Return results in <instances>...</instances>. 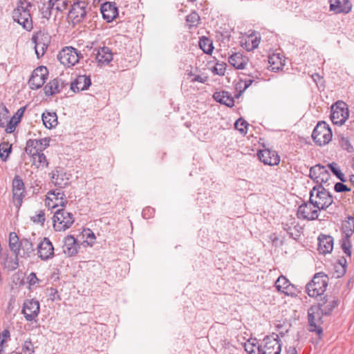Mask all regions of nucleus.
Masks as SVG:
<instances>
[{"label":"nucleus","mask_w":354,"mask_h":354,"mask_svg":"<svg viewBox=\"0 0 354 354\" xmlns=\"http://www.w3.org/2000/svg\"><path fill=\"white\" fill-rule=\"evenodd\" d=\"M34 0H18L17 6L12 12L13 19L22 27L30 31L32 29L31 9L34 8Z\"/></svg>","instance_id":"1"},{"label":"nucleus","mask_w":354,"mask_h":354,"mask_svg":"<svg viewBox=\"0 0 354 354\" xmlns=\"http://www.w3.org/2000/svg\"><path fill=\"white\" fill-rule=\"evenodd\" d=\"M310 202L320 210H324L332 205L333 200L329 192L322 186L318 185L310 191Z\"/></svg>","instance_id":"2"},{"label":"nucleus","mask_w":354,"mask_h":354,"mask_svg":"<svg viewBox=\"0 0 354 354\" xmlns=\"http://www.w3.org/2000/svg\"><path fill=\"white\" fill-rule=\"evenodd\" d=\"M328 284V278L324 273L319 272L315 274L313 279L307 283L306 290L310 297H317L322 295Z\"/></svg>","instance_id":"3"},{"label":"nucleus","mask_w":354,"mask_h":354,"mask_svg":"<svg viewBox=\"0 0 354 354\" xmlns=\"http://www.w3.org/2000/svg\"><path fill=\"white\" fill-rule=\"evenodd\" d=\"M324 312L321 304L312 306L308 310L309 329L315 332L319 337L322 335V317Z\"/></svg>","instance_id":"4"},{"label":"nucleus","mask_w":354,"mask_h":354,"mask_svg":"<svg viewBox=\"0 0 354 354\" xmlns=\"http://www.w3.org/2000/svg\"><path fill=\"white\" fill-rule=\"evenodd\" d=\"M312 138L317 145L324 146L328 144L333 138L329 125L323 121L318 122L313 131Z\"/></svg>","instance_id":"5"},{"label":"nucleus","mask_w":354,"mask_h":354,"mask_svg":"<svg viewBox=\"0 0 354 354\" xmlns=\"http://www.w3.org/2000/svg\"><path fill=\"white\" fill-rule=\"evenodd\" d=\"M348 116V108L344 102L339 100L331 106L330 119L334 124L342 125Z\"/></svg>","instance_id":"6"},{"label":"nucleus","mask_w":354,"mask_h":354,"mask_svg":"<svg viewBox=\"0 0 354 354\" xmlns=\"http://www.w3.org/2000/svg\"><path fill=\"white\" fill-rule=\"evenodd\" d=\"M74 223L72 213L66 212L64 209H57L53 216V227L56 231H65L71 227Z\"/></svg>","instance_id":"7"},{"label":"nucleus","mask_w":354,"mask_h":354,"mask_svg":"<svg viewBox=\"0 0 354 354\" xmlns=\"http://www.w3.org/2000/svg\"><path fill=\"white\" fill-rule=\"evenodd\" d=\"M274 288L279 293L291 298L297 297L299 294V289L283 275L276 280Z\"/></svg>","instance_id":"8"},{"label":"nucleus","mask_w":354,"mask_h":354,"mask_svg":"<svg viewBox=\"0 0 354 354\" xmlns=\"http://www.w3.org/2000/svg\"><path fill=\"white\" fill-rule=\"evenodd\" d=\"M80 57L81 53L77 50L71 46L64 48L57 55V59L64 66L70 67L77 64Z\"/></svg>","instance_id":"9"},{"label":"nucleus","mask_w":354,"mask_h":354,"mask_svg":"<svg viewBox=\"0 0 354 354\" xmlns=\"http://www.w3.org/2000/svg\"><path fill=\"white\" fill-rule=\"evenodd\" d=\"M281 351V345L277 335L272 334L263 339V344L261 346V354H280Z\"/></svg>","instance_id":"10"},{"label":"nucleus","mask_w":354,"mask_h":354,"mask_svg":"<svg viewBox=\"0 0 354 354\" xmlns=\"http://www.w3.org/2000/svg\"><path fill=\"white\" fill-rule=\"evenodd\" d=\"M40 311L39 302L34 299H26L23 304L21 314L26 321L32 322L37 317Z\"/></svg>","instance_id":"11"},{"label":"nucleus","mask_w":354,"mask_h":354,"mask_svg":"<svg viewBox=\"0 0 354 354\" xmlns=\"http://www.w3.org/2000/svg\"><path fill=\"white\" fill-rule=\"evenodd\" d=\"M88 9V3L86 1L75 2L69 11V17L73 19L74 23H80L86 19Z\"/></svg>","instance_id":"12"},{"label":"nucleus","mask_w":354,"mask_h":354,"mask_svg":"<svg viewBox=\"0 0 354 354\" xmlns=\"http://www.w3.org/2000/svg\"><path fill=\"white\" fill-rule=\"evenodd\" d=\"M48 74V68L46 66H39L35 68L30 77L29 84L32 89H38L45 83Z\"/></svg>","instance_id":"13"},{"label":"nucleus","mask_w":354,"mask_h":354,"mask_svg":"<svg viewBox=\"0 0 354 354\" xmlns=\"http://www.w3.org/2000/svg\"><path fill=\"white\" fill-rule=\"evenodd\" d=\"M309 176L314 182L322 186L328 181L330 174L326 167L317 165L310 168Z\"/></svg>","instance_id":"14"},{"label":"nucleus","mask_w":354,"mask_h":354,"mask_svg":"<svg viewBox=\"0 0 354 354\" xmlns=\"http://www.w3.org/2000/svg\"><path fill=\"white\" fill-rule=\"evenodd\" d=\"M320 211L316 205L310 202L309 203H304L299 207L297 216L302 219L313 221L318 218Z\"/></svg>","instance_id":"15"},{"label":"nucleus","mask_w":354,"mask_h":354,"mask_svg":"<svg viewBox=\"0 0 354 354\" xmlns=\"http://www.w3.org/2000/svg\"><path fill=\"white\" fill-rule=\"evenodd\" d=\"M37 250L38 257L42 261H48L54 257V247L48 238H43Z\"/></svg>","instance_id":"16"},{"label":"nucleus","mask_w":354,"mask_h":354,"mask_svg":"<svg viewBox=\"0 0 354 354\" xmlns=\"http://www.w3.org/2000/svg\"><path fill=\"white\" fill-rule=\"evenodd\" d=\"M48 195L46 205L48 207H50V202H53V200L55 201V203L52 205L53 208L58 206L65 207L68 203L64 193L62 191V188L59 187L58 189L50 190L48 192Z\"/></svg>","instance_id":"17"},{"label":"nucleus","mask_w":354,"mask_h":354,"mask_svg":"<svg viewBox=\"0 0 354 354\" xmlns=\"http://www.w3.org/2000/svg\"><path fill=\"white\" fill-rule=\"evenodd\" d=\"M329 10L333 14H348L352 10V3L349 0H329Z\"/></svg>","instance_id":"18"},{"label":"nucleus","mask_w":354,"mask_h":354,"mask_svg":"<svg viewBox=\"0 0 354 354\" xmlns=\"http://www.w3.org/2000/svg\"><path fill=\"white\" fill-rule=\"evenodd\" d=\"M259 160L270 166L278 165L280 162V156L275 151L269 149H263L258 152Z\"/></svg>","instance_id":"19"},{"label":"nucleus","mask_w":354,"mask_h":354,"mask_svg":"<svg viewBox=\"0 0 354 354\" xmlns=\"http://www.w3.org/2000/svg\"><path fill=\"white\" fill-rule=\"evenodd\" d=\"M12 194L14 200L17 201V205H21L25 196V185L21 178L15 175L12 180Z\"/></svg>","instance_id":"20"},{"label":"nucleus","mask_w":354,"mask_h":354,"mask_svg":"<svg viewBox=\"0 0 354 354\" xmlns=\"http://www.w3.org/2000/svg\"><path fill=\"white\" fill-rule=\"evenodd\" d=\"M79 248L80 245L77 241L73 236L68 235L64 239L62 250L67 257L75 255Z\"/></svg>","instance_id":"21"},{"label":"nucleus","mask_w":354,"mask_h":354,"mask_svg":"<svg viewBox=\"0 0 354 354\" xmlns=\"http://www.w3.org/2000/svg\"><path fill=\"white\" fill-rule=\"evenodd\" d=\"M102 17L107 22H111L118 15V10L115 2H105L101 6Z\"/></svg>","instance_id":"22"},{"label":"nucleus","mask_w":354,"mask_h":354,"mask_svg":"<svg viewBox=\"0 0 354 354\" xmlns=\"http://www.w3.org/2000/svg\"><path fill=\"white\" fill-rule=\"evenodd\" d=\"M93 53L95 55L96 61L101 64H108L113 59V53L110 48L106 46L95 48Z\"/></svg>","instance_id":"23"},{"label":"nucleus","mask_w":354,"mask_h":354,"mask_svg":"<svg viewBox=\"0 0 354 354\" xmlns=\"http://www.w3.org/2000/svg\"><path fill=\"white\" fill-rule=\"evenodd\" d=\"M51 178L55 186L63 188L68 185L69 178L63 169L57 167L51 172Z\"/></svg>","instance_id":"24"},{"label":"nucleus","mask_w":354,"mask_h":354,"mask_svg":"<svg viewBox=\"0 0 354 354\" xmlns=\"http://www.w3.org/2000/svg\"><path fill=\"white\" fill-rule=\"evenodd\" d=\"M91 85V80L90 76L78 75L76 79L71 82V89L74 93H77L88 89Z\"/></svg>","instance_id":"25"},{"label":"nucleus","mask_w":354,"mask_h":354,"mask_svg":"<svg viewBox=\"0 0 354 354\" xmlns=\"http://www.w3.org/2000/svg\"><path fill=\"white\" fill-rule=\"evenodd\" d=\"M318 241V250L321 254H326L333 251L334 241L332 236L321 234Z\"/></svg>","instance_id":"26"},{"label":"nucleus","mask_w":354,"mask_h":354,"mask_svg":"<svg viewBox=\"0 0 354 354\" xmlns=\"http://www.w3.org/2000/svg\"><path fill=\"white\" fill-rule=\"evenodd\" d=\"M268 64L271 71L277 72L283 68L286 64V59L280 53H274L268 57Z\"/></svg>","instance_id":"27"},{"label":"nucleus","mask_w":354,"mask_h":354,"mask_svg":"<svg viewBox=\"0 0 354 354\" xmlns=\"http://www.w3.org/2000/svg\"><path fill=\"white\" fill-rule=\"evenodd\" d=\"M260 42V35L256 31L249 30L246 35H245V49L248 51H251L258 48Z\"/></svg>","instance_id":"28"},{"label":"nucleus","mask_w":354,"mask_h":354,"mask_svg":"<svg viewBox=\"0 0 354 354\" xmlns=\"http://www.w3.org/2000/svg\"><path fill=\"white\" fill-rule=\"evenodd\" d=\"M65 85L61 79L55 78L44 86V93L47 96L54 95L61 92Z\"/></svg>","instance_id":"29"},{"label":"nucleus","mask_w":354,"mask_h":354,"mask_svg":"<svg viewBox=\"0 0 354 354\" xmlns=\"http://www.w3.org/2000/svg\"><path fill=\"white\" fill-rule=\"evenodd\" d=\"M213 98L218 103L224 104L228 107L234 106V97L230 96L228 92L225 91H216L213 95Z\"/></svg>","instance_id":"30"},{"label":"nucleus","mask_w":354,"mask_h":354,"mask_svg":"<svg viewBox=\"0 0 354 354\" xmlns=\"http://www.w3.org/2000/svg\"><path fill=\"white\" fill-rule=\"evenodd\" d=\"M44 125L50 129L55 127L57 124V116L55 112L46 111L41 115Z\"/></svg>","instance_id":"31"},{"label":"nucleus","mask_w":354,"mask_h":354,"mask_svg":"<svg viewBox=\"0 0 354 354\" xmlns=\"http://www.w3.org/2000/svg\"><path fill=\"white\" fill-rule=\"evenodd\" d=\"M34 251L32 243L28 239H21L20 254L22 258L27 259L30 257L31 253Z\"/></svg>","instance_id":"32"},{"label":"nucleus","mask_w":354,"mask_h":354,"mask_svg":"<svg viewBox=\"0 0 354 354\" xmlns=\"http://www.w3.org/2000/svg\"><path fill=\"white\" fill-rule=\"evenodd\" d=\"M245 351L248 354H261V346L256 338H250L245 342Z\"/></svg>","instance_id":"33"},{"label":"nucleus","mask_w":354,"mask_h":354,"mask_svg":"<svg viewBox=\"0 0 354 354\" xmlns=\"http://www.w3.org/2000/svg\"><path fill=\"white\" fill-rule=\"evenodd\" d=\"M20 245L21 240L19 241L17 234L12 232L9 234V248L14 254H20Z\"/></svg>","instance_id":"34"},{"label":"nucleus","mask_w":354,"mask_h":354,"mask_svg":"<svg viewBox=\"0 0 354 354\" xmlns=\"http://www.w3.org/2000/svg\"><path fill=\"white\" fill-rule=\"evenodd\" d=\"M228 62L236 69H243V55L240 53H234L229 57Z\"/></svg>","instance_id":"35"},{"label":"nucleus","mask_w":354,"mask_h":354,"mask_svg":"<svg viewBox=\"0 0 354 354\" xmlns=\"http://www.w3.org/2000/svg\"><path fill=\"white\" fill-rule=\"evenodd\" d=\"M32 42H37L46 45H49L50 42V36L44 32L39 31L32 37Z\"/></svg>","instance_id":"36"},{"label":"nucleus","mask_w":354,"mask_h":354,"mask_svg":"<svg viewBox=\"0 0 354 354\" xmlns=\"http://www.w3.org/2000/svg\"><path fill=\"white\" fill-rule=\"evenodd\" d=\"M19 254H14L13 257H9L8 255H7L6 257L5 258V268H8L9 270L11 271L17 269L19 266Z\"/></svg>","instance_id":"37"},{"label":"nucleus","mask_w":354,"mask_h":354,"mask_svg":"<svg viewBox=\"0 0 354 354\" xmlns=\"http://www.w3.org/2000/svg\"><path fill=\"white\" fill-rule=\"evenodd\" d=\"M286 230L291 235H297V233L300 232L301 227L298 225L295 218H290L288 223L285 224Z\"/></svg>","instance_id":"38"},{"label":"nucleus","mask_w":354,"mask_h":354,"mask_svg":"<svg viewBox=\"0 0 354 354\" xmlns=\"http://www.w3.org/2000/svg\"><path fill=\"white\" fill-rule=\"evenodd\" d=\"M25 151L30 156H36L37 153L39 151L37 140L29 139L26 142Z\"/></svg>","instance_id":"39"},{"label":"nucleus","mask_w":354,"mask_h":354,"mask_svg":"<svg viewBox=\"0 0 354 354\" xmlns=\"http://www.w3.org/2000/svg\"><path fill=\"white\" fill-rule=\"evenodd\" d=\"M199 46L203 51L206 54H211L214 49L212 41L205 37H203L200 39Z\"/></svg>","instance_id":"40"},{"label":"nucleus","mask_w":354,"mask_h":354,"mask_svg":"<svg viewBox=\"0 0 354 354\" xmlns=\"http://www.w3.org/2000/svg\"><path fill=\"white\" fill-rule=\"evenodd\" d=\"M342 230L347 235H351L354 232V218L349 217L342 224Z\"/></svg>","instance_id":"41"},{"label":"nucleus","mask_w":354,"mask_h":354,"mask_svg":"<svg viewBox=\"0 0 354 354\" xmlns=\"http://www.w3.org/2000/svg\"><path fill=\"white\" fill-rule=\"evenodd\" d=\"M12 147L8 143H1L0 144V158L3 161H6L9 154L11 153Z\"/></svg>","instance_id":"42"},{"label":"nucleus","mask_w":354,"mask_h":354,"mask_svg":"<svg viewBox=\"0 0 354 354\" xmlns=\"http://www.w3.org/2000/svg\"><path fill=\"white\" fill-rule=\"evenodd\" d=\"M200 21V17L198 14L193 11L186 17V21L191 28L192 27L197 26L198 21Z\"/></svg>","instance_id":"43"},{"label":"nucleus","mask_w":354,"mask_h":354,"mask_svg":"<svg viewBox=\"0 0 354 354\" xmlns=\"http://www.w3.org/2000/svg\"><path fill=\"white\" fill-rule=\"evenodd\" d=\"M337 306V301L335 299H328L324 303L322 310L326 314L330 313Z\"/></svg>","instance_id":"44"},{"label":"nucleus","mask_w":354,"mask_h":354,"mask_svg":"<svg viewBox=\"0 0 354 354\" xmlns=\"http://www.w3.org/2000/svg\"><path fill=\"white\" fill-rule=\"evenodd\" d=\"M225 67H226L225 63L217 62V63H216L215 66L212 68L211 71L215 75L223 76L225 75Z\"/></svg>","instance_id":"45"},{"label":"nucleus","mask_w":354,"mask_h":354,"mask_svg":"<svg viewBox=\"0 0 354 354\" xmlns=\"http://www.w3.org/2000/svg\"><path fill=\"white\" fill-rule=\"evenodd\" d=\"M35 44V53L37 55V58H40L42 57L46 50H47L48 46L43 44H39L37 42H33Z\"/></svg>","instance_id":"46"},{"label":"nucleus","mask_w":354,"mask_h":354,"mask_svg":"<svg viewBox=\"0 0 354 354\" xmlns=\"http://www.w3.org/2000/svg\"><path fill=\"white\" fill-rule=\"evenodd\" d=\"M339 145L343 149L348 152H352L353 151V147L348 138L344 136L341 137L339 139Z\"/></svg>","instance_id":"47"},{"label":"nucleus","mask_w":354,"mask_h":354,"mask_svg":"<svg viewBox=\"0 0 354 354\" xmlns=\"http://www.w3.org/2000/svg\"><path fill=\"white\" fill-rule=\"evenodd\" d=\"M8 110L6 106L0 109V127H5L8 118Z\"/></svg>","instance_id":"48"},{"label":"nucleus","mask_w":354,"mask_h":354,"mask_svg":"<svg viewBox=\"0 0 354 354\" xmlns=\"http://www.w3.org/2000/svg\"><path fill=\"white\" fill-rule=\"evenodd\" d=\"M30 220L35 223L43 225L46 218L44 210H39L37 214L30 217Z\"/></svg>","instance_id":"49"},{"label":"nucleus","mask_w":354,"mask_h":354,"mask_svg":"<svg viewBox=\"0 0 354 354\" xmlns=\"http://www.w3.org/2000/svg\"><path fill=\"white\" fill-rule=\"evenodd\" d=\"M14 119H15V115L13 116L7 124H6V132L7 133H12L15 131L16 126L19 122V118L18 120L14 122Z\"/></svg>","instance_id":"50"},{"label":"nucleus","mask_w":354,"mask_h":354,"mask_svg":"<svg viewBox=\"0 0 354 354\" xmlns=\"http://www.w3.org/2000/svg\"><path fill=\"white\" fill-rule=\"evenodd\" d=\"M22 351L24 354H32L35 352L34 346L30 339L24 342L22 346Z\"/></svg>","instance_id":"51"},{"label":"nucleus","mask_w":354,"mask_h":354,"mask_svg":"<svg viewBox=\"0 0 354 354\" xmlns=\"http://www.w3.org/2000/svg\"><path fill=\"white\" fill-rule=\"evenodd\" d=\"M40 281L41 280L37 278L35 272L30 273L27 277V282L28 283L30 287L38 285Z\"/></svg>","instance_id":"52"},{"label":"nucleus","mask_w":354,"mask_h":354,"mask_svg":"<svg viewBox=\"0 0 354 354\" xmlns=\"http://www.w3.org/2000/svg\"><path fill=\"white\" fill-rule=\"evenodd\" d=\"M330 170L333 172V174L340 180H342L344 177V174L341 172L339 167L335 162H333L328 165Z\"/></svg>","instance_id":"53"},{"label":"nucleus","mask_w":354,"mask_h":354,"mask_svg":"<svg viewBox=\"0 0 354 354\" xmlns=\"http://www.w3.org/2000/svg\"><path fill=\"white\" fill-rule=\"evenodd\" d=\"M235 94L234 97L239 98L243 92V82L241 80H240L239 82H237L235 85Z\"/></svg>","instance_id":"54"},{"label":"nucleus","mask_w":354,"mask_h":354,"mask_svg":"<svg viewBox=\"0 0 354 354\" xmlns=\"http://www.w3.org/2000/svg\"><path fill=\"white\" fill-rule=\"evenodd\" d=\"M154 212H155V210L153 208L150 207H147L145 209H143L142 215L144 218L149 219L153 216Z\"/></svg>","instance_id":"55"},{"label":"nucleus","mask_w":354,"mask_h":354,"mask_svg":"<svg viewBox=\"0 0 354 354\" xmlns=\"http://www.w3.org/2000/svg\"><path fill=\"white\" fill-rule=\"evenodd\" d=\"M37 146L39 147V151H42L45 149L48 146H49V138H44L40 140H37Z\"/></svg>","instance_id":"56"},{"label":"nucleus","mask_w":354,"mask_h":354,"mask_svg":"<svg viewBox=\"0 0 354 354\" xmlns=\"http://www.w3.org/2000/svg\"><path fill=\"white\" fill-rule=\"evenodd\" d=\"M10 331L8 329H5L1 333H0V354L3 352V344L5 342L4 339H1V337H9Z\"/></svg>","instance_id":"57"},{"label":"nucleus","mask_w":354,"mask_h":354,"mask_svg":"<svg viewBox=\"0 0 354 354\" xmlns=\"http://www.w3.org/2000/svg\"><path fill=\"white\" fill-rule=\"evenodd\" d=\"M67 0H60L59 2H57L56 6L54 7L55 9L59 11L65 10L67 7Z\"/></svg>","instance_id":"58"},{"label":"nucleus","mask_w":354,"mask_h":354,"mask_svg":"<svg viewBox=\"0 0 354 354\" xmlns=\"http://www.w3.org/2000/svg\"><path fill=\"white\" fill-rule=\"evenodd\" d=\"M335 190L337 192H342L349 191L350 189H348L344 184L342 183H337L335 185Z\"/></svg>","instance_id":"59"},{"label":"nucleus","mask_w":354,"mask_h":354,"mask_svg":"<svg viewBox=\"0 0 354 354\" xmlns=\"http://www.w3.org/2000/svg\"><path fill=\"white\" fill-rule=\"evenodd\" d=\"M234 128L241 133H243V119L239 118L234 123Z\"/></svg>","instance_id":"60"},{"label":"nucleus","mask_w":354,"mask_h":354,"mask_svg":"<svg viewBox=\"0 0 354 354\" xmlns=\"http://www.w3.org/2000/svg\"><path fill=\"white\" fill-rule=\"evenodd\" d=\"M38 156V161L41 164H45L46 167L48 165V162L47 161V158L46 156L43 153H40L39 151L37 153Z\"/></svg>","instance_id":"61"},{"label":"nucleus","mask_w":354,"mask_h":354,"mask_svg":"<svg viewBox=\"0 0 354 354\" xmlns=\"http://www.w3.org/2000/svg\"><path fill=\"white\" fill-rule=\"evenodd\" d=\"M208 77L207 76L202 77L201 75H196L194 78L192 80V82H198L201 83H205L207 80Z\"/></svg>","instance_id":"62"},{"label":"nucleus","mask_w":354,"mask_h":354,"mask_svg":"<svg viewBox=\"0 0 354 354\" xmlns=\"http://www.w3.org/2000/svg\"><path fill=\"white\" fill-rule=\"evenodd\" d=\"M283 354H297V351L294 346H290L286 348Z\"/></svg>","instance_id":"63"},{"label":"nucleus","mask_w":354,"mask_h":354,"mask_svg":"<svg viewBox=\"0 0 354 354\" xmlns=\"http://www.w3.org/2000/svg\"><path fill=\"white\" fill-rule=\"evenodd\" d=\"M26 108L21 107L20 108L16 113V115H17L18 118H19V121L21 120V118L23 116L24 113L25 111Z\"/></svg>","instance_id":"64"}]
</instances>
